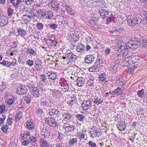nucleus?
<instances>
[{"label": "nucleus", "instance_id": "obj_43", "mask_svg": "<svg viewBox=\"0 0 147 147\" xmlns=\"http://www.w3.org/2000/svg\"><path fill=\"white\" fill-rule=\"evenodd\" d=\"M8 127L9 126L6 124L3 125L1 128L2 131L4 133H6L8 128Z\"/></svg>", "mask_w": 147, "mask_h": 147}, {"label": "nucleus", "instance_id": "obj_51", "mask_svg": "<svg viewBox=\"0 0 147 147\" xmlns=\"http://www.w3.org/2000/svg\"><path fill=\"white\" fill-rule=\"evenodd\" d=\"M10 2L12 3L13 6L16 8H18V6H17V3L15 2V0H9Z\"/></svg>", "mask_w": 147, "mask_h": 147}, {"label": "nucleus", "instance_id": "obj_60", "mask_svg": "<svg viewBox=\"0 0 147 147\" xmlns=\"http://www.w3.org/2000/svg\"><path fill=\"white\" fill-rule=\"evenodd\" d=\"M24 17H26V18L24 17V19H27V22H28V21L29 22L30 20H31V19L32 17L31 16L26 15L24 16Z\"/></svg>", "mask_w": 147, "mask_h": 147}, {"label": "nucleus", "instance_id": "obj_9", "mask_svg": "<svg viewBox=\"0 0 147 147\" xmlns=\"http://www.w3.org/2000/svg\"><path fill=\"white\" fill-rule=\"evenodd\" d=\"M94 60L95 57L92 55H87L84 59L85 62L88 64L92 63Z\"/></svg>", "mask_w": 147, "mask_h": 147}, {"label": "nucleus", "instance_id": "obj_33", "mask_svg": "<svg viewBox=\"0 0 147 147\" xmlns=\"http://www.w3.org/2000/svg\"><path fill=\"white\" fill-rule=\"evenodd\" d=\"M8 23L7 20L1 18L0 19V26H3L6 25Z\"/></svg>", "mask_w": 147, "mask_h": 147}, {"label": "nucleus", "instance_id": "obj_63", "mask_svg": "<svg viewBox=\"0 0 147 147\" xmlns=\"http://www.w3.org/2000/svg\"><path fill=\"white\" fill-rule=\"evenodd\" d=\"M53 95L54 97H56L59 94V92L57 90H54V91H53Z\"/></svg>", "mask_w": 147, "mask_h": 147}, {"label": "nucleus", "instance_id": "obj_52", "mask_svg": "<svg viewBox=\"0 0 147 147\" xmlns=\"http://www.w3.org/2000/svg\"><path fill=\"white\" fill-rule=\"evenodd\" d=\"M30 144V140H24L22 142V144L24 146H27Z\"/></svg>", "mask_w": 147, "mask_h": 147}, {"label": "nucleus", "instance_id": "obj_8", "mask_svg": "<svg viewBox=\"0 0 147 147\" xmlns=\"http://www.w3.org/2000/svg\"><path fill=\"white\" fill-rule=\"evenodd\" d=\"M138 42L136 41L130 40L127 43V46L131 49H135L137 48L138 46Z\"/></svg>", "mask_w": 147, "mask_h": 147}, {"label": "nucleus", "instance_id": "obj_27", "mask_svg": "<svg viewBox=\"0 0 147 147\" xmlns=\"http://www.w3.org/2000/svg\"><path fill=\"white\" fill-rule=\"evenodd\" d=\"M113 93L114 95L116 94L117 95H119L122 94V92L121 88L118 87L113 91Z\"/></svg>", "mask_w": 147, "mask_h": 147}, {"label": "nucleus", "instance_id": "obj_47", "mask_svg": "<svg viewBox=\"0 0 147 147\" xmlns=\"http://www.w3.org/2000/svg\"><path fill=\"white\" fill-rule=\"evenodd\" d=\"M36 26L38 29L39 30L42 29L44 27L43 24L40 22H38L37 23Z\"/></svg>", "mask_w": 147, "mask_h": 147}, {"label": "nucleus", "instance_id": "obj_61", "mask_svg": "<svg viewBox=\"0 0 147 147\" xmlns=\"http://www.w3.org/2000/svg\"><path fill=\"white\" fill-rule=\"evenodd\" d=\"M105 9H102L99 10L98 13L101 16H104L105 14L104 13H105Z\"/></svg>", "mask_w": 147, "mask_h": 147}, {"label": "nucleus", "instance_id": "obj_36", "mask_svg": "<svg viewBox=\"0 0 147 147\" xmlns=\"http://www.w3.org/2000/svg\"><path fill=\"white\" fill-rule=\"evenodd\" d=\"M26 125L27 128L29 129H32L34 128L33 123L31 121H29V120L27 121Z\"/></svg>", "mask_w": 147, "mask_h": 147}, {"label": "nucleus", "instance_id": "obj_11", "mask_svg": "<svg viewBox=\"0 0 147 147\" xmlns=\"http://www.w3.org/2000/svg\"><path fill=\"white\" fill-rule=\"evenodd\" d=\"M40 133L42 135L41 138H47L50 135V131L45 128L41 129Z\"/></svg>", "mask_w": 147, "mask_h": 147}, {"label": "nucleus", "instance_id": "obj_46", "mask_svg": "<svg viewBox=\"0 0 147 147\" xmlns=\"http://www.w3.org/2000/svg\"><path fill=\"white\" fill-rule=\"evenodd\" d=\"M48 26L51 28V29L54 30L57 28V24L55 23L50 24H48Z\"/></svg>", "mask_w": 147, "mask_h": 147}, {"label": "nucleus", "instance_id": "obj_5", "mask_svg": "<svg viewBox=\"0 0 147 147\" xmlns=\"http://www.w3.org/2000/svg\"><path fill=\"white\" fill-rule=\"evenodd\" d=\"M66 54L67 60L72 62L76 61L77 59V57L76 55H74L73 53L69 52L67 53Z\"/></svg>", "mask_w": 147, "mask_h": 147}, {"label": "nucleus", "instance_id": "obj_45", "mask_svg": "<svg viewBox=\"0 0 147 147\" xmlns=\"http://www.w3.org/2000/svg\"><path fill=\"white\" fill-rule=\"evenodd\" d=\"M21 134H22V136L23 137H24V135L29 136H30V132L26 130L22 132Z\"/></svg>", "mask_w": 147, "mask_h": 147}, {"label": "nucleus", "instance_id": "obj_41", "mask_svg": "<svg viewBox=\"0 0 147 147\" xmlns=\"http://www.w3.org/2000/svg\"><path fill=\"white\" fill-rule=\"evenodd\" d=\"M22 116V112L19 111V113H17L15 116V119L17 121H19Z\"/></svg>", "mask_w": 147, "mask_h": 147}, {"label": "nucleus", "instance_id": "obj_17", "mask_svg": "<svg viewBox=\"0 0 147 147\" xmlns=\"http://www.w3.org/2000/svg\"><path fill=\"white\" fill-rule=\"evenodd\" d=\"M46 74L48 76L49 79L54 80L57 78L56 73L54 71H48Z\"/></svg>", "mask_w": 147, "mask_h": 147}, {"label": "nucleus", "instance_id": "obj_23", "mask_svg": "<svg viewBox=\"0 0 147 147\" xmlns=\"http://www.w3.org/2000/svg\"><path fill=\"white\" fill-rule=\"evenodd\" d=\"M94 77L92 76H91L89 79L88 80L87 84L90 86H94Z\"/></svg>", "mask_w": 147, "mask_h": 147}, {"label": "nucleus", "instance_id": "obj_62", "mask_svg": "<svg viewBox=\"0 0 147 147\" xmlns=\"http://www.w3.org/2000/svg\"><path fill=\"white\" fill-rule=\"evenodd\" d=\"M134 69L132 67H129L127 69V72L129 73V74H132L134 72Z\"/></svg>", "mask_w": 147, "mask_h": 147}, {"label": "nucleus", "instance_id": "obj_24", "mask_svg": "<svg viewBox=\"0 0 147 147\" xmlns=\"http://www.w3.org/2000/svg\"><path fill=\"white\" fill-rule=\"evenodd\" d=\"M117 56L118 57V59L117 61H116L117 62H119L120 61L121 62H123L124 63H125L126 64V62H127V61H126L125 62H124V60L125 59L126 60H128V59H127V57H125L122 55H118L117 54Z\"/></svg>", "mask_w": 147, "mask_h": 147}, {"label": "nucleus", "instance_id": "obj_1", "mask_svg": "<svg viewBox=\"0 0 147 147\" xmlns=\"http://www.w3.org/2000/svg\"><path fill=\"white\" fill-rule=\"evenodd\" d=\"M127 59H128V60L125 59L124 62H125L126 61H127L126 62V64L125 65L127 66H128L130 65L134 64L138 62V58L137 56H131L127 57Z\"/></svg>", "mask_w": 147, "mask_h": 147}, {"label": "nucleus", "instance_id": "obj_12", "mask_svg": "<svg viewBox=\"0 0 147 147\" xmlns=\"http://www.w3.org/2000/svg\"><path fill=\"white\" fill-rule=\"evenodd\" d=\"M52 37L50 36L46 40V43L48 46H53L54 47L56 46V44H57V42L54 40H52Z\"/></svg>", "mask_w": 147, "mask_h": 147}, {"label": "nucleus", "instance_id": "obj_4", "mask_svg": "<svg viewBox=\"0 0 147 147\" xmlns=\"http://www.w3.org/2000/svg\"><path fill=\"white\" fill-rule=\"evenodd\" d=\"M36 17L39 19H44L47 15V11L44 10L38 9L36 11Z\"/></svg>", "mask_w": 147, "mask_h": 147}, {"label": "nucleus", "instance_id": "obj_49", "mask_svg": "<svg viewBox=\"0 0 147 147\" xmlns=\"http://www.w3.org/2000/svg\"><path fill=\"white\" fill-rule=\"evenodd\" d=\"M1 116L2 117H0V125L3 123L6 118V116L5 115H2Z\"/></svg>", "mask_w": 147, "mask_h": 147}, {"label": "nucleus", "instance_id": "obj_32", "mask_svg": "<svg viewBox=\"0 0 147 147\" xmlns=\"http://www.w3.org/2000/svg\"><path fill=\"white\" fill-rule=\"evenodd\" d=\"M44 111L42 109H38L36 110V112L39 116H42L44 115Z\"/></svg>", "mask_w": 147, "mask_h": 147}, {"label": "nucleus", "instance_id": "obj_38", "mask_svg": "<svg viewBox=\"0 0 147 147\" xmlns=\"http://www.w3.org/2000/svg\"><path fill=\"white\" fill-rule=\"evenodd\" d=\"M27 52L33 55H36L34 50L32 48L28 49L27 50Z\"/></svg>", "mask_w": 147, "mask_h": 147}, {"label": "nucleus", "instance_id": "obj_37", "mask_svg": "<svg viewBox=\"0 0 147 147\" xmlns=\"http://www.w3.org/2000/svg\"><path fill=\"white\" fill-rule=\"evenodd\" d=\"M127 22L128 25L130 26H134V22H133V18L127 20Z\"/></svg>", "mask_w": 147, "mask_h": 147}, {"label": "nucleus", "instance_id": "obj_18", "mask_svg": "<svg viewBox=\"0 0 147 147\" xmlns=\"http://www.w3.org/2000/svg\"><path fill=\"white\" fill-rule=\"evenodd\" d=\"M128 46H127V44L126 46H122L121 45L119 47L118 50L119 51V50H120L121 52L124 51L123 53V54L125 55H126L128 54V50H127V47Z\"/></svg>", "mask_w": 147, "mask_h": 147}, {"label": "nucleus", "instance_id": "obj_56", "mask_svg": "<svg viewBox=\"0 0 147 147\" xmlns=\"http://www.w3.org/2000/svg\"><path fill=\"white\" fill-rule=\"evenodd\" d=\"M13 11V10L11 8H9L7 9V13L8 16H10L12 14Z\"/></svg>", "mask_w": 147, "mask_h": 147}, {"label": "nucleus", "instance_id": "obj_48", "mask_svg": "<svg viewBox=\"0 0 147 147\" xmlns=\"http://www.w3.org/2000/svg\"><path fill=\"white\" fill-rule=\"evenodd\" d=\"M24 100L27 103H30L31 101V100L30 97L26 96L24 98Z\"/></svg>", "mask_w": 147, "mask_h": 147}, {"label": "nucleus", "instance_id": "obj_2", "mask_svg": "<svg viewBox=\"0 0 147 147\" xmlns=\"http://www.w3.org/2000/svg\"><path fill=\"white\" fill-rule=\"evenodd\" d=\"M45 123L50 127H55L59 126L58 123L55 120V119L50 117L45 119Z\"/></svg>", "mask_w": 147, "mask_h": 147}, {"label": "nucleus", "instance_id": "obj_21", "mask_svg": "<svg viewBox=\"0 0 147 147\" xmlns=\"http://www.w3.org/2000/svg\"><path fill=\"white\" fill-rule=\"evenodd\" d=\"M103 99L102 98H101V97L95 96L93 102L95 104H96L98 105L99 104L102 103L103 102Z\"/></svg>", "mask_w": 147, "mask_h": 147}, {"label": "nucleus", "instance_id": "obj_29", "mask_svg": "<svg viewBox=\"0 0 147 147\" xmlns=\"http://www.w3.org/2000/svg\"><path fill=\"white\" fill-rule=\"evenodd\" d=\"M91 135L93 137H99L100 135L99 131H97V130H94V131H92Z\"/></svg>", "mask_w": 147, "mask_h": 147}, {"label": "nucleus", "instance_id": "obj_44", "mask_svg": "<svg viewBox=\"0 0 147 147\" xmlns=\"http://www.w3.org/2000/svg\"><path fill=\"white\" fill-rule=\"evenodd\" d=\"M20 136L22 140H30V136L24 135V137H23V136H22V134H20Z\"/></svg>", "mask_w": 147, "mask_h": 147}, {"label": "nucleus", "instance_id": "obj_40", "mask_svg": "<svg viewBox=\"0 0 147 147\" xmlns=\"http://www.w3.org/2000/svg\"><path fill=\"white\" fill-rule=\"evenodd\" d=\"M47 15L48 16H46L45 18H46L48 19H51L53 16V12L51 11H47Z\"/></svg>", "mask_w": 147, "mask_h": 147}, {"label": "nucleus", "instance_id": "obj_50", "mask_svg": "<svg viewBox=\"0 0 147 147\" xmlns=\"http://www.w3.org/2000/svg\"><path fill=\"white\" fill-rule=\"evenodd\" d=\"M26 63L30 66H32L33 65L34 61L32 60H28L26 62Z\"/></svg>", "mask_w": 147, "mask_h": 147}, {"label": "nucleus", "instance_id": "obj_7", "mask_svg": "<svg viewBox=\"0 0 147 147\" xmlns=\"http://www.w3.org/2000/svg\"><path fill=\"white\" fill-rule=\"evenodd\" d=\"M27 92L26 87L24 86H19L17 89V93L19 95H23Z\"/></svg>", "mask_w": 147, "mask_h": 147}, {"label": "nucleus", "instance_id": "obj_13", "mask_svg": "<svg viewBox=\"0 0 147 147\" xmlns=\"http://www.w3.org/2000/svg\"><path fill=\"white\" fill-rule=\"evenodd\" d=\"M117 126L119 130H124L126 127V123L123 121H120L118 122Z\"/></svg>", "mask_w": 147, "mask_h": 147}, {"label": "nucleus", "instance_id": "obj_20", "mask_svg": "<svg viewBox=\"0 0 147 147\" xmlns=\"http://www.w3.org/2000/svg\"><path fill=\"white\" fill-rule=\"evenodd\" d=\"M76 51L78 52H81L85 49V46L82 43L78 44L76 47Z\"/></svg>", "mask_w": 147, "mask_h": 147}, {"label": "nucleus", "instance_id": "obj_34", "mask_svg": "<svg viewBox=\"0 0 147 147\" xmlns=\"http://www.w3.org/2000/svg\"><path fill=\"white\" fill-rule=\"evenodd\" d=\"M133 22L134 24V26L137 24H140L141 23L142 21L141 19L139 18L134 17L133 18Z\"/></svg>", "mask_w": 147, "mask_h": 147}, {"label": "nucleus", "instance_id": "obj_19", "mask_svg": "<svg viewBox=\"0 0 147 147\" xmlns=\"http://www.w3.org/2000/svg\"><path fill=\"white\" fill-rule=\"evenodd\" d=\"M44 138H40V145L41 147H48V143Z\"/></svg>", "mask_w": 147, "mask_h": 147}, {"label": "nucleus", "instance_id": "obj_3", "mask_svg": "<svg viewBox=\"0 0 147 147\" xmlns=\"http://www.w3.org/2000/svg\"><path fill=\"white\" fill-rule=\"evenodd\" d=\"M49 114V115L55 118H57L61 115L59 111L55 109H52L50 111Z\"/></svg>", "mask_w": 147, "mask_h": 147}, {"label": "nucleus", "instance_id": "obj_22", "mask_svg": "<svg viewBox=\"0 0 147 147\" xmlns=\"http://www.w3.org/2000/svg\"><path fill=\"white\" fill-rule=\"evenodd\" d=\"M35 67L38 69H40V67H41V65L42 63V62L41 60L39 59H36L35 61Z\"/></svg>", "mask_w": 147, "mask_h": 147}, {"label": "nucleus", "instance_id": "obj_55", "mask_svg": "<svg viewBox=\"0 0 147 147\" xmlns=\"http://www.w3.org/2000/svg\"><path fill=\"white\" fill-rule=\"evenodd\" d=\"M14 98L13 97L9 98L7 101V104H9L10 105H12L14 102Z\"/></svg>", "mask_w": 147, "mask_h": 147}, {"label": "nucleus", "instance_id": "obj_35", "mask_svg": "<svg viewBox=\"0 0 147 147\" xmlns=\"http://www.w3.org/2000/svg\"><path fill=\"white\" fill-rule=\"evenodd\" d=\"M111 65L113 70H115L119 66L118 63L115 61L112 62L111 63Z\"/></svg>", "mask_w": 147, "mask_h": 147}, {"label": "nucleus", "instance_id": "obj_15", "mask_svg": "<svg viewBox=\"0 0 147 147\" xmlns=\"http://www.w3.org/2000/svg\"><path fill=\"white\" fill-rule=\"evenodd\" d=\"M77 85L82 87L85 84V79L82 77H78L77 80Z\"/></svg>", "mask_w": 147, "mask_h": 147}, {"label": "nucleus", "instance_id": "obj_57", "mask_svg": "<svg viewBox=\"0 0 147 147\" xmlns=\"http://www.w3.org/2000/svg\"><path fill=\"white\" fill-rule=\"evenodd\" d=\"M117 86H123L124 85V80L121 81H119V82H117Z\"/></svg>", "mask_w": 147, "mask_h": 147}, {"label": "nucleus", "instance_id": "obj_53", "mask_svg": "<svg viewBox=\"0 0 147 147\" xmlns=\"http://www.w3.org/2000/svg\"><path fill=\"white\" fill-rule=\"evenodd\" d=\"M39 95V91L37 90H34L33 92V96L36 97H38Z\"/></svg>", "mask_w": 147, "mask_h": 147}, {"label": "nucleus", "instance_id": "obj_10", "mask_svg": "<svg viewBox=\"0 0 147 147\" xmlns=\"http://www.w3.org/2000/svg\"><path fill=\"white\" fill-rule=\"evenodd\" d=\"M92 101L89 100L83 101L82 106L83 110H86L89 109L92 105Z\"/></svg>", "mask_w": 147, "mask_h": 147}, {"label": "nucleus", "instance_id": "obj_26", "mask_svg": "<svg viewBox=\"0 0 147 147\" xmlns=\"http://www.w3.org/2000/svg\"><path fill=\"white\" fill-rule=\"evenodd\" d=\"M17 32L19 35L22 36L25 35L27 34L25 30L21 28H19Z\"/></svg>", "mask_w": 147, "mask_h": 147}, {"label": "nucleus", "instance_id": "obj_6", "mask_svg": "<svg viewBox=\"0 0 147 147\" xmlns=\"http://www.w3.org/2000/svg\"><path fill=\"white\" fill-rule=\"evenodd\" d=\"M63 128L66 131L68 132L72 131L74 132L75 128L73 125H70L67 123H65L63 124Z\"/></svg>", "mask_w": 147, "mask_h": 147}, {"label": "nucleus", "instance_id": "obj_28", "mask_svg": "<svg viewBox=\"0 0 147 147\" xmlns=\"http://www.w3.org/2000/svg\"><path fill=\"white\" fill-rule=\"evenodd\" d=\"M96 65L95 63L94 65L89 68V71L91 72H94L98 71V68L96 67Z\"/></svg>", "mask_w": 147, "mask_h": 147}, {"label": "nucleus", "instance_id": "obj_64", "mask_svg": "<svg viewBox=\"0 0 147 147\" xmlns=\"http://www.w3.org/2000/svg\"><path fill=\"white\" fill-rule=\"evenodd\" d=\"M88 144L89 145L92 147H96V143L92 142L91 141H89L88 142Z\"/></svg>", "mask_w": 147, "mask_h": 147}, {"label": "nucleus", "instance_id": "obj_42", "mask_svg": "<svg viewBox=\"0 0 147 147\" xmlns=\"http://www.w3.org/2000/svg\"><path fill=\"white\" fill-rule=\"evenodd\" d=\"M76 118L80 121H82L84 119V116L81 114H78L76 116Z\"/></svg>", "mask_w": 147, "mask_h": 147}, {"label": "nucleus", "instance_id": "obj_54", "mask_svg": "<svg viewBox=\"0 0 147 147\" xmlns=\"http://www.w3.org/2000/svg\"><path fill=\"white\" fill-rule=\"evenodd\" d=\"M31 141L32 142L36 143L37 141L36 138L35 137L30 136V142Z\"/></svg>", "mask_w": 147, "mask_h": 147}, {"label": "nucleus", "instance_id": "obj_31", "mask_svg": "<svg viewBox=\"0 0 147 147\" xmlns=\"http://www.w3.org/2000/svg\"><path fill=\"white\" fill-rule=\"evenodd\" d=\"M107 78L105 73H103L99 76V80L102 82H103Z\"/></svg>", "mask_w": 147, "mask_h": 147}, {"label": "nucleus", "instance_id": "obj_25", "mask_svg": "<svg viewBox=\"0 0 147 147\" xmlns=\"http://www.w3.org/2000/svg\"><path fill=\"white\" fill-rule=\"evenodd\" d=\"M96 65V67L98 68H100L102 67L103 62L101 58H99L97 60V62L95 63Z\"/></svg>", "mask_w": 147, "mask_h": 147}, {"label": "nucleus", "instance_id": "obj_58", "mask_svg": "<svg viewBox=\"0 0 147 147\" xmlns=\"http://www.w3.org/2000/svg\"><path fill=\"white\" fill-rule=\"evenodd\" d=\"M5 107L4 106L1 105L0 106V114L3 113L5 111Z\"/></svg>", "mask_w": 147, "mask_h": 147}, {"label": "nucleus", "instance_id": "obj_30", "mask_svg": "<svg viewBox=\"0 0 147 147\" xmlns=\"http://www.w3.org/2000/svg\"><path fill=\"white\" fill-rule=\"evenodd\" d=\"M78 139L76 138H74L71 139L69 140L68 144L71 146H73V145L77 142Z\"/></svg>", "mask_w": 147, "mask_h": 147}, {"label": "nucleus", "instance_id": "obj_14", "mask_svg": "<svg viewBox=\"0 0 147 147\" xmlns=\"http://www.w3.org/2000/svg\"><path fill=\"white\" fill-rule=\"evenodd\" d=\"M62 116L63 120L66 121H69L70 120L72 116L70 113L67 112L63 113L62 114Z\"/></svg>", "mask_w": 147, "mask_h": 147}, {"label": "nucleus", "instance_id": "obj_16", "mask_svg": "<svg viewBox=\"0 0 147 147\" xmlns=\"http://www.w3.org/2000/svg\"><path fill=\"white\" fill-rule=\"evenodd\" d=\"M62 90L65 92H70L72 89V86L69 85V84L65 83L64 84V85L63 87Z\"/></svg>", "mask_w": 147, "mask_h": 147}, {"label": "nucleus", "instance_id": "obj_39", "mask_svg": "<svg viewBox=\"0 0 147 147\" xmlns=\"http://www.w3.org/2000/svg\"><path fill=\"white\" fill-rule=\"evenodd\" d=\"M144 90L143 89L139 90L137 92V94L138 96L141 98H142L144 96Z\"/></svg>", "mask_w": 147, "mask_h": 147}, {"label": "nucleus", "instance_id": "obj_59", "mask_svg": "<svg viewBox=\"0 0 147 147\" xmlns=\"http://www.w3.org/2000/svg\"><path fill=\"white\" fill-rule=\"evenodd\" d=\"M47 101L44 100H41L40 101V105L42 106H45L47 104Z\"/></svg>", "mask_w": 147, "mask_h": 147}]
</instances>
